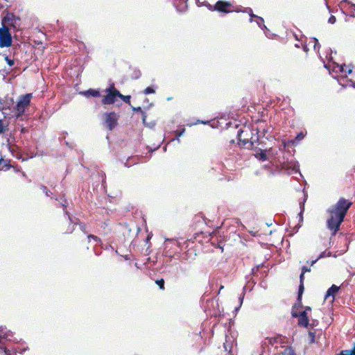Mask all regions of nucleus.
<instances>
[{"mask_svg":"<svg viewBox=\"0 0 355 355\" xmlns=\"http://www.w3.org/2000/svg\"><path fill=\"white\" fill-rule=\"evenodd\" d=\"M205 6L211 11H216L215 10V4L213 6V5H211L209 3H207L205 4Z\"/></svg>","mask_w":355,"mask_h":355,"instance_id":"f704fd0d","label":"nucleus"},{"mask_svg":"<svg viewBox=\"0 0 355 355\" xmlns=\"http://www.w3.org/2000/svg\"><path fill=\"white\" fill-rule=\"evenodd\" d=\"M351 8H352V9L353 10H355V4H353V3H352V4L351 5Z\"/></svg>","mask_w":355,"mask_h":355,"instance_id":"c03bdc74","label":"nucleus"},{"mask_svg":"<svg viewBox=\"0 0 355 355\" xmlns=\"http://www.w3.org/2000/svg\"><path fill=\"white\" fill-rule=\"evenodd\" d=\"M5 116L1 118L0 116V133H3L6 130L7 125L4 122Z\"/></svg>","mask_w":355,"mask_h":355,"instance_id":"4be33fe9","label":"nucleus"},{"mask_svg":"<svg viewBox=\"0 0 355 355\" xmlns=\"http://www.w3.org/2000/svg\"><path fill=\"white\" fill-rule=\"evenodd\" d=\"M259 267L260 266L258 265L255 267H254L252 269V272L254 275H255L257 274V272H258L259 269Z\"/></svg>","mask_w":355,"mask_h":355,"instance_id":"e433bc0d","label":"nucleus"},{"mask_svg":"<svg viewBox=\"0 0 355 355\" xmlns=\"http://www.w3.org/2000/svg\"><path fill=\"white\" fill-rule=\"evenodd\" d=\"M155 92V91L152 87H148L144 90L145 94H154Z\"/></svg>","mask_w":355,"mask_h":355,"instance_id":"bb28decb","label":"nucleus"},{"mask_svg":"<svg viewBox=\"0 0 355 355\" xmlns=\"http://www.w3.org/2000/svg\"><path fill=\"white\" fill-rule=\"evenodd\" d=\"M12 45V36L8 27L0 28V47H9Z\"/></svg>","mask_w":355,"mask_h":355,"instance_id":"423d86ee","label":"nucleus"},{"mask_svg":"<svg viewBox=\"0 0 355 355\" xmlns=\"http://www.w3.org/2000/svg\"><path fill=\"white\" fill-rule=\"evenodd\" d=\"M304 291H298L297 301L293 306V309L300 308L302 306V295Z\"/></svg>","mask_w":355,"mask_h":355,"instance_id":"ddd939ff","label":"nucleus"},{"mask_svg":"<svg viewBox=\"0 0 355 355\" xmlns=\"http://www.w3.org/2000/svg\"><path fill=\"white\" fill-rule=\"evenodd\" d=\"M133 110L134 111H137V112H141V114H142V119H143V123L144 124H146V114L144 112L142 111L141 107H133Z\"/></svg>","mask_w":355,"mask_h":355,"instance_id":"393cba45","label":"nucleus"},{"mask_svg":"<svg viewBox=\"0 0 355 355\" xmlns=\"http://www.w3.org/2000/svg\"><path fill=\"white\" fill-rule=\"evenodd\" d=\"M340 287L337 286L335 284H333L327 291V293L325 295V298L327 299L329 296H332L334 297L335 295L338 293L339 291Z\"/></svg>","mask_w":355,"mask_h":355,"instance_id":"9b49d317","label":"nucleus"},{"mask_svg":"<svg viewBox=\"0 0 355 355\" xmlns=\"http://www.w3.org/2000/svg\"><path fill=\"white\" fill-rule=\"evenodd\" d=\"M79 226H80V230H81L83 232L86 233V225H85V224H84V223H80V224H79Z\"/></svg>","mask_w":355,"mask_h":355,"instance_id":"4c0bfd02","label":"nucleus"},{"mask_svg":"<svg viewBox=\"0 0 355 355\" xmlns=\"http://www.w3.org/2000/svg\"><path fill=\"white\" fill-rule=\"evenodd\" d=\"M308 336L309 343L311 344L314 343L315 340V332L309 331Z\"/></svg>","mask_w":355,"mask_h":355,"instance_id":"5701e85b","label":"nucleus"},{"mask_svg":"<svg viewBox=\"0 0 355 355\" xmlns=\"http://www.w3.org/2000/svg\"><path fill=\"white\" fill-rule=\"evenodd\" d=\"M311 307H310V306H306V308H305V310H304V311H306L307 312L308 311H311Z\"/></svg>","mask_w":355,"mask_h":355,"instance_id":"37998d69","label":"nucleus"},{"mask_svg":"<svg viewBox=\"0 0 355 355\" xmlns=\"http://www.w3.org/2000/svg\"><path fill=\"white\" fill-rule=\"evenodd\" d=\"M305 135H297V136L294 140L288 141L286 145H287L288 146H295L296 144V141H299L303 139Z\"/></svg>","mask_w":355,"mask_h":355,"instance_id":"2eb2a0df","label":"nucleus"},{"mask_svg":"<svg viewBox=\"0 0 355 355\" xmlns=\"http://www.w3.org/2000/svg\"><path fill=\"white\" fill-rule=\"evenodd\" d=\"M352 205V202L344 198H340L336 204L331 205L327 210L328 215L326 226L330 231L331 236H335L340 230V227L345 217Z\"/></svg>","mask_w":355,"mask_h":355,"instance_id":"f257e3e1","label":"nucleus"},{"mask_svg":"<svg viewBox=\"0 0 355 355\" xmlns=\"http://www.w3.org/2000/svg\"><path fill=\"white\" fill-rule=\"evenodd\" d=\"M336 21V18L335 16L334 15H331L328 19V22L331 24H334L335 22Z\"/></svg>","mask_w":355,"mask_h":355,"instance_id":"72a5a7b5","label":"nucleus"},{"mask_svg":"<svg viewBox=\"0 0 355 355\" xmlns=\"http://www.w3.org/2000/svg\"><path fill=\"white\" fill-rule=\"evenodd\" d=\"M87 238H88L89 240L92 239V240H94V241H96L97 243H101V239L98 236H96L95 235L89 234L87 236Z\"/></svg>","mask_w":355,"mask_h":355,"instance_id":"cd10ccee","label":"nucleus"},{"mask_svg":"<svg viewBox=\"0 0 355 355\" xmlns=\"http://www.w3.org/2000/svg\"><path fill=\"white\" fill-rule=\"evenodd\" d=\"M320 257H322V255H320L318 259H316L315 260H313L311 262V266H313L315 263H316V261L318 260V259H320Z\"/></svg>","mask_w":355,"mask_h":355,"instance_id":"a19ab883","label":"nucleus"},{"mask_svg":"<svg viewBox=\"0 0 355 355\" xmlns=\"http://www.w3.org/2000/svg\"><path fill=\"white\" fill-rule=\"evenodd\" d=\"M105 91L107 94L103 96L102 103L104 105L113 104L118 95H120V92L115 88L114 84H112Z\"/></svg>","mask_w":355,"mask_h":355,"instance_id":"39448f33","label":"nucleus"},{"mask_svg":"<svg viewBox=\"0 0 355 355\" xmlns=\"http://www.w3.org/2000/svg\"><path fill=\"white\" fill-rule=\"evenodd\" d=\"M32 97L33 95L31 93L22 95L19 97L15 107L17 117H19L24 114L26 109L30 105Z\"/></svg>","mask_w":355,"mask_h":355,"instance_id":"7ed1b4c3","label":"nucleus"},{"mask_svg":"<svg viewBox=\"0 0 355 355\" xmlns=\"http://www.w3.org/2000/svg\"><path fill=\"white\" fill-rule=\"evenodd\" d=\"M85 96L87 97L93 96V97H98L101 96L100 92L96 89H89L87 91L84 92Z\"/></svg>","mask_w":355,"mask_h":355,"instance_id":"f8f14e48","label":"nucleus"},{"mask_svg":"<svg viewBox=\"0 0 355 355\" xmlns=\"http://www.w3.org/2000/svg\"><path fill=\"white\" fill-rule=\"evenodd\" d=\"M304 274L301 272V274L300 275V286H299L298 291L301 292V291H304Z\"/></svg>","mask_w":355,"mask_h":355,"instance_id":"6ab92c4d","label":"nucleus"},{"mask_svg":"<svg viewBox=\"0 0 355 355\" xmlns=\"http://www.w3.org/2000/svg\"><path fill=\"white\" fill-rule=\"evenodd\" d=\"M282 355H296L295 350L291 347H286L283 351Z\"/></svg>","mask_w":355,"mask_h":355,"instance_id":"412c9836","label":"nucleus"},{"mask_svg":"<svg viewBox=\"0 0 355 355\" xmlns=\"http://www.w3.org/2000/svg\"><path fill=\"white\" fill-rule=\"evenodd\" d=\"M336 355H349V354H347V350L345 349V350L341 351L339 354H338Z\"/></svg>","mask_w":355,"mask_h":355,"instance_id":"ea45409f","label":"nucleus"},{"mask_svg":"<svg viewBox=\"0 0 355 355\" xmlns=\"http://www.w3.org/2000/svg\"><path fill=\"white\" fill-rule=\"evenodd\" d=\"M5 60H6V61L7 62L8 64L10 67H12V66H13V65H14V64H15L14 60H13L10 59L8 56H6V57L5 58Z\"/></svg>","mask_w":355,"mask_h":355,"instance_id":"7c9ffc66","label":"nucleus"},{"mask_svg":"<svg viewBox=\"0 0 355 355\" xmlns=\"http://www.w3.org/2000/svg\"><path fill=\"white\" fill-rule=\"evenodd\" d=\"M19 17L15 16L12 12H8L2 19V25L4 27L17 28L19 26Z\"/></svg>","mask_w":355,"mask_h":355,"instance_id":"0eeeda50","label":"nucleus"},{"mask_svg":"<svg viewBox=\"0 0 355 355\" xmlns=\"http://www.w3.org/2000/svg\"><path fill=\"white\" fill-rule=\"evenodd\" d=\"M61 205L63 207L65 214L68 216V219H67L65 221L61 223L59 225V230L64 234H71L74 231L76 224L72 222V220L70 218V216L69 215L68 211L66 210V209H67L66 199H64L62 200V202H61Z\"/></svg>","mask_w":355,"mask_h":355,"instance_id":"f03ea898","label":"nucleus"},{"mask_svg":"<svg viewBox=\"0 0 355 355\" xmlns=\"http://www.w3.org/2000/svg\"><path fill=\"white\" fill-rule=\"evenodd\" d=\"M177 135V136H178V137H180V136H181L182 135H180V134H178V135Z\"/></svg>","mask_w":355,"mask_h":355,"instance_id":"49530a36","label":"nucleus"},{"mask_svg":"<svg viewBox=\"0 0 355 355\" xmlns=\"http://www.w3.org/2000/svg\"><path fill=\"white\" fill-rule=\"evenodd\" d=\"M243 130L242 128H239L236 133L240 134V133H243Z\"/></svg>","mask_w":355,"mask_h":355,"instance_id":"79ce46f5","label":"nucleus"},{"mask_svg":"<svg viewBox=\"0 0 355 355\" xmlns=\"http://www.w3.org/2000/svg\"><path fill=\"white\" fill-rule=\"evenodd\" d=\"M215 10L218 12L230 13L234 10V5L230 1L219 0L215 3Z\"/></svg>","mask_w":355,"mask_h":355,"instance_id":"1a4fd4ad","label":"nucleus"},{"mask_svg":"<svg viewBox=\"0 0 355 355\" xmlns=\"http://www.w3.org/2000/svg\"><path fill=\"white\" fill-rule=\"evenodd\" d=\"M238 136V143L237 144L241 147L245 148H251L254 146V141H258L260 138V135H252L251 138H244L241 139V135H237Z\"/></svg>","mask_w":355,"mask_h":355,"instance_id":"9d476101","label":"nucleus"},{"mask_svg":"<svg viewBox=\"0 0 355 355\" xmlns=\"http://www.w3.org/2000/svg\"><path fill=\"white\" fill-rule=\"evenodd\" d=\"M310 271H311V268H309V267H307L306 266H302V273L305 274L306 272H310Z\"/></svg>","mask_w":355,"mask_h":355,"instance_id":"c9c22d12","label":"nucleus"},{"mask_svg":"<svg viewBox=\"0 0 355 355\" xmlns=\"http://www.w3.org/2000/svg\"><path fill=\"white\" fill-rule=\"evenodd\" d=\"M185 249L186 250L182 255V258L186 261H191L195 259L197 256L196 245L194 241H187Z\"/></svg>","mask_w":355,"mask_h":355,"instance_id":"20e7f679","label":"nucleus"},{"mask_svg":"<svg viewBox=\"0 0 355 355\" xmlns=\"http://www.w3.org/2000/svg\"><path fill=\"white\" fill-rule=\"evenodd\" d=\"M185 131V129L184 128H179L177 130H175L174 132V133H179V134H181V133H184V132Z\"/></svg>","mask_w":355,"mask_h":355,"instance_id":"58836bf2","label":"nucleus"},{"mask_svg":"<svg viewBox=\"0 0 355 355\" xmlns=\"http://www.w3.org/2000/svg\"><path fill=\"white\" fill-rule=\"evenodd\" d=\"M213 123L211 124V126L213 127L214 126V123H215V121H200V120H197L195 123H187V126H192L193 125H197V124H200V123H202V124H208V123Z\"/></svg>","mask_w":355,"mask_h":355,"instance_id":"f3484780","label":"nucleus"},{"mask_svg":"<svg viewBox=\"0 0 355 355\" xmlns=\"http://www.w3.org/2000/svg\"><path fill=\"white\" fill-rule=\"evenodd\" d=\"M354 172H355V167H354Z\"/></svg>","mask_w":355,"mask_h":355,"instance_id":"de8ad7c7","label":"nucleus"},{"mask_svg":"<svg viewBox=\"0 0 355 355\" xmlns=\"http://www.w3.org/2000/svg\"><path fill=\"white\" fill-rule=\"evenodd\" d=\"M347 354L355 355V343H354L352 349H347Z\"/></svg>","mask_w":355,"mask_h":355,"instance_id":"473e14b6","label":"nucleus"},{"mask_svg":"<svg viewBox=\"0 0 355 355\" xmlns=\"http://www.w3.org/2000/svg\"><path fill=\"white\" fill-rule=\"evenodd\" d=\"M40 188L42 191V192H44L45 193V195L46 196H49L50 191L47 189V187L46 186L41 185Z\"/></svg>","mask_w":355,"mask_h":355,"instance_id":"c85d7f7f","label":"nucleus"},{"mask_svg":"<svg viewBox=\"0 0 355 355\" xmlns=\"http://www.w3.org/2000/svg\"><path fill=\"white\" fill-rule=\"evenodd\" d=\"M298 325L300 327H308L309 324V318L298 317Z\"/></svg>","mask_w":355,"mask_h":355,"instance_id":"dca6fc26","label":"nucleus"},{"mask_svg":"<svg viewBox=\"0 0 355 355\" xmlns=\"http://www.w3.org/2000/svg\"><path fill=\"white\" fill-rule=\"evenodd\" d=\"M3 351L5 355H10V352L6 347H0V352Z\"/></svg>","mask_w":355,"mask_h":355,"instance_id":"2f4dec72","label":"nucleus"},{"mask_svg":"<svg viewBox=\"0 0 355 355\" xmlns=\"http://www.w3.org/2000/svg\"><path fill=\"white\" fill-rule=\"evenodd\" d=\"M259 156L260 159L262 160V161H266V160L268 159L266 154L265 153H263V152H261L259 154Z\"/></svg>","mask_w":355,"mask_h":355,"instance_id":"c756f323","label":"nucleus"},{"mask_svg":"<svg viewBox=\"0 0 355 355\" xmlns=\"http://www.w3.org/2000/svg\"><path fill=\"white\" fill-rule=\"evenodd\" d=\"M340 71L345 75H347L350 74L352 72V69L350 68V67L343 64L340 66Z\"/></svg>","mask_w":355,"mask_h":355,"instance_id":"a211bd4d","label":"nucleus"},{"mask_svg":"<svg viewBox=\"0 0 355 355\" xmlns=\"http://www.w3.org/2000/svg\"><path fill=\"white\" fill-rule=\"evenodd\" d=\"M119 116L114 112L105 114V125L112 131L118 124Z\"/></svg>","mask_w":355,"mask_h":355,"instance_id":"6e6552de","label":"nucleus"},{"mask_svg":"<svg viewBox=\"0 0 355 355\" xmlns=\"http://www.w3.org/2000/svg\"><path fill=\"white\" fill-rule=\"evenodd\" d=\"M118 97L121 98L125 103L130 104L131 96L130 95L124 96L120 93V95H118Z\"/></svg>","mask_w":355,"mask_h":355,"instance_id":"b1692460","label":"nucleus"},{"mask_svg":"<svg viewBox=\"0 0 355 355\" xmlns=\"http://www.w3.org/2000/svg\"><path fill=\"white\" fill-rule=\"evenodd\" d=\"M156 284L159 287L161 290H164V279H160L155 281Z\"/></svg>","mask_w":355,"mask_h":355,"instance_id":"a878e982","label":"nucleus"},{"mask_svg":"<svg viewBox=\"0 0 355 355\" xmlns=\"http://www.w3.org/2000/svg\"><path fill=\"white\" fill-rule=\"evenodd\" d=\"M291 314L293 318H298V317L308 318L307 312L306 311H303L300 313H297L296 311H293Z\"/></svg>","mask_w":355,"mask_h":355,"instance_id":"aec40b11","label":"nucleus"},{"mask_svg":"<svg viewBox=\"0 0 355 355\" xmlns=\"http://www.w3.org/2000/svg\"><path fill=\"white\" fill-rule=\"evenodd\" d=\"M11 167L9 161L0 157V171L7 170Z\"/></svg>","mask_w":355,"mask_h":355,"instance_id":"4468645a","label":"nucleus"},{"mask_svg":"<svg viewBox=\"0 0 355 355\" xmlns=\"http://www.w3.org/2000/svg\"><path fill=\"white\" fill-rule=\"evenodd\" d=\"M223 288H224V286H220V289H219V291H218V293H220V291L221 290H223Z\"/></svg>","mask_w":355,"mask_h":355,"instance_id":"a18cd8bd","label":"nucleus"}]
</instances>
